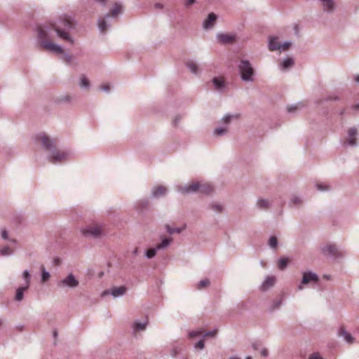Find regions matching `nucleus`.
<instances>
[{
	"mask_svg": "<svg viewBox=\"0 0 359 359\" xmlns=\"http://www.w3.org/2000/svg\"><path fill=\"white\" fill-rule=\"evenodd\" d=\"M201 334H202V332L201 331H191L189 333V337L190 338H194V337L201 335Z\"/></svg>",
	"mask_w": 359,
	"mask_h": 359,
	"instance_id": "nucleus-51",
	"label": "nucleus"
},
{
	"mask_svg": "<svg viewBox=\"0 0 359 359\" xmlns=\"http://www.w3.org/2000/svg\"><path fill=\"white\" fill-rule=\"evenodd\" d=\"M57 285L62 288H75L79 286V281L72 273H69L65 278L58 281Z\"/></svg>",
	"mask_w": 359,
	"mask_h": 359,
	"instance_id": "nucleus-7",
	"label": "nucleus"
},
{
	"mask_svg": "<svg viewBox=\"0 0 359 359\" xmlns=\"http://www.w3.org/2000/svg\"><path fill=\"white\" fill-rule=\"evenodd\" d=\"M29 287H27V286H22V287H19L17 290H16V293H15V299L17 301V302H20L23 299V297H24V292L26 291L27 290H28Z\"/></svg>",
	"mask_w": 359,
	"mask_h": 359,
	"instance_id": "nucleus-24",
	"label": "nucleus"
},
{
	"mask_svg": "<svg viewBox=\"0 0 359 359\" xmlns=\"http://www.w3.org/2000/svg\"><path fill=\"white\" fill-rule=\"evenodd\" d=\"M302 204H303V201L299 196L293 195L290 198V200L289 202L290 206L297 208V207H300Z\"/></svg>",
	"mask_w": 359,
	"mask_h": 359,
	"instance_id": "nucleus-22",
	"label": "nucleus"
},
{
	"mask_svg": "<svg viewBox=\"0 0 359 359\" xmlns=\"http://www.w3.org/2000/svg\"><path fill=\"white\" fill-rule=\"evenodd\" d=\"M261 355L263 356V357H266L268 355V351L266 348H264L262 349L261 351Z\"/></svg>",
	"mask_w": 359,
	"mask_h": 359,
	"instance_id": "nucleus-56",
	"label": "nucleus"
},
{
	"mask_svg": "<svg viewBox=\"0 0 359 359\" xmlns=\"http://www.w3.org/2000/svg\"><path fill=\"white\" fill-rule=\"evenodd\" d=\"M41 47L53 53L58 54L63 53L62 48L59 45L53 43L52 41H43L42 46H41Z\"/></svg>",
	"mask_w": 359,
	"mask_h": 359,
	"instance_id": "nucleus-12",
	"label": "nucleus"
},
{
	"mask_svg": "<svg viewBox=\"0 0 359 359\" xmlns=\"http://www.w3.org/2000/svg\"><path fill=\"white\" fill-rule=\"evenodd\" d=\"M187 67L193 74L198 73V66L194 61H188L187 62Z\"/></svg>",
	"mask_w": 359,
	"mask_h": 359,
	"instance_id": "nucleus-33",
	"label": "nucleus"
},
{
	"mask_svg": "<svg viewBox=\"0 0 359 359\" xmlns=\"http://www.w3.org/2000/svg\"><path fill=\"white\" fill-rule=\"evenodd\" d=\"M167 189L163 186L155 187L152 189L151 196L153 198H159L166 194Z\"/></svg>",
	"mask_w": 359,
	"mask_h": 359,
	"instance_id": "nucleus-19",
	"label": "nucleus"
},
{
	"mask_svg": "<svg viewBox=\"0 0 359 359\" xmlns=\"http://www.w3.org/2000/svg\"><path fill=\"white\" fill-rule=\"evenodd\" d=\"M339 99V97L337 95H329L324 100H320L318 103H320L323 101H336Z\"/></svg>",
	"mask_w": 359,
	"mask_h": 359,
	"instance_id": "nucleus-47",
	"label": "nucleus"
},
{
	"mask_svg": "<svg viewBox=\"0 0 359 359\" xmlns=\"http://www.w3.org/2000/svg\"><path fill=\"white\" fill-rule=\"evenodd\" d=\"M172 241V238H164L162 239L161 243H158V245H156V249H158V250H164L170 245Z\"/></svg>",
	"mask_w": 359,
	"mask_h": 359,
	"instance_id": "nucleus-25",
	"label": "nucleus"
},
{
	"mask_svg": "<svg viewBox=\"0 0 359 359\" xmlns=\"http://www.w3.org/2000/svg\"><path fill=\"white\" fill-rule=\"evenodd\" d=\"M182 120V116L180 115H176L173 119H172V124L174 127H177L178 126L179 123H180Z\"/></svg>",
	"mask_w": 359,
	"mask_h": 359,
	"instance_id": "nucleus-44",
	"label": "nucleus"
},
{
	"mask_svg": "<svg viewBox=\"0 0 359 359\" xmlns=\"http://www.w3.org/2000/svg\"><path fill=\"white\" fill-rule=\"evenodd\" d=\"M41 281L43 283L44 282H46L47 280H48L49 278H50V273L48 271H47L44 266H41Z\"/></svg>",
	"mask_w": 359,
	"mask_h": 359,
	"instance_id": "nucleus-37",
	"label": "nucleus"
},
{
	"mask_svg": "<svg viewBox=\"0 0 359 359\" xmlns=\"http://www.w3.org/2000/svg\"><path fill=\"white\" fill-rule=\"evenodd\" d=\"M216 333H217V330L209 331V332H205L203 334V337H214L216 335Z\"/></svg>",
	"mask_w": 359,
	"mask_h": 359,
	"instance_id": "nucleus-49",
	"label": "nucleus"
},
{
	"mask_svg": "<svg viewBox=\"0 0 359 359\" xmlns=\"http://www.w3.org/2000/svg\"><path fill=\"white\" fill-rule=\"evenodd\" d=\"M209 285H210L209 280L205 278V279H203V280H201V281H199V283L197 285L196 288L198 290H201V289H202L203 287H205L208 286Z\"/></svg>",
	"mask_w": 359,
	"mask_h": 359,
	"instance_id": "nucleus-40",
	"label": "nucleus"
},
{
	"mask_svg": "<svg viewBox=\"0 0 359 359\" xmlns=\"http://www.w3.org/2000/svg\"><path fill=\"white\" fill-rule=\"evenodd\" d=\"M82 234L87 238H98L102 236L103 231L99 225H89L81 230Z\"/></svg>",
	"mask_w": 359,
	"mask_h": 359,
	"instance_id": "nucleus-5",
	"label": "nucleus"
},
{
	"mask_svg": "<svg viewBox=\"0 0 359 359\" xmlns=\"http://www.w3.org/2000/svg\"><path fill=\"white\" fill-rule=\"evenodd\" d=\"M288 264V259L282 257L278 261V267L280 270H284Z\"/></svg>",
	"mask_w": 359,
	"mask_h": 359,
	"instance_id": "nucleus-31",
	"label": "nucleus"
},
{
	"mask_svg": "<svg viewBox=\"0 0 359 359\" xmlns=\"http://www.w3.org/2000/svg\"><path fill=\"white\" fill-rule=\"evenodd\" d=\"M165 228H166L167 231L170 234H173L175 233H180L182 231V229H180V228H172L169 225H166Z\"/></svg>",
	"mask_w": 359,
	"mask_h": 359,
	"instance_id": "nucleus-41",
	"label": "nucleus"
},
{
	"mask_svg": "<svg viewBox=\"0 0 359 359\" xmlns=\"http://www.w3.org/2000/svg\"><path fill=\"white\" fill-rule=\"evenodd\" d=\"M280 304H281V301L280 300L275 302L273 303V304L272 310H274V309H276L279 308Z\"/></svg>",
	"mask_w": 359,
	"mask_h": 359,
	"instance_id": "nucleus-53",
	"label": "nucleus"
},
{
	"mask_svg": "<svg viewBox=\"0 0 359 359\" xmlns=\"http://www.w3.org/2000/svg\"><path fill=\"white\" fill-rule=\"evenodd\" d=\"M126 292V288L123 286H121L118 287H114L111 291L105 290L102 292V296H105L107 294H111L114 297H118L123 295Z\"/></svg>",
	"mask_w": 359,
	"mask_h": 359,
	"instance_id": "nucleus-14",
	"label": "nucleus"
},
{
	"mask_svg": "<svg viewBox=\"0 0 359 359\" xmlns=\"http://www.w3.org/2000/svg\"><path fill=\"white\" fill-rule=\"evenodd\" d=\"M259 345L258 344H252V348L255 349V350H257L259 348Z\"/></svg>",
	"mask_w": 359,
	"mask_h": 359,
	"instance_id": "nucleus-60",
	"label": "nucleus"
},
{
	"mask_svg": "<svg viewBox=\"0 0 359 359\" xmlns=\"http://www.w3.org/2000/svg\"><path fill=\"white\" fill-rule=\"evenodd\" d=\"M212 83L217 90H222L224 88V82L222 79L217 77L213 78Z\"/></svg>",
	"mask_w": 359,
	"mask_h": 359,
	"instance_id": "nucleus-26",
	"label": "nucleus"
},
{
	"mask_svg": "<svg viewBox=\"0 0 359 359\" xmlns=\"http://www.w3.org/2000/svg\"><path fill=\"white\" fill-rule=\"evenodd\" d=\"M217 19V15L214 13H210L208 14L207 18L203 22V27L204 29H212Z\"/></svg>",
	"mask_w": 359,
	"mask_h": 359,
	"instance_id": "nucleus-13",
	"label": "nucleus"
},
{
	"mask_svg": "<svg viewBox=\"0 0 359 359\" xmlns=\"http://www.w3.org/2000/svg\"><path fill=\"white\" fill-rule=\"evenodd\" d=\"M338 334L339 337H343L344 340L348 344H353L355 341V339L352 337V335L348 333L343 327L339 329Z\"/></svg>",
	"mask_w": 359,
	"mask_h": 359,
	"instance_id": "nucleus-18",
	"label": "nucleus"
},
{
	"mask_svg": "<svg viewBox=\"0 0 359 359\" xmlns=\"http://www.w3.org/2000/svg\"><path fill=\"white\" fill-rule=\"evenodd\" d=\"M218 42L221 44H231L236 41V36L224 33H218L216 36Z\"/></svg>",
	"mask_w": 359,
	"mask_h": 359,
	"instance_id": "nucleus-11",
	"label": "nucleus"
},
{
	"mask_svg": "<svg viewBox=\"0 0 359 359\" xmlns=\"http://www.w3.org/2000/svg\"><path fill=\"white\" fill-rule=\"evenodd\" d=\"M256 207L261 210H266L271 206V203L265 198H258L256 204Z\"/></svg>",
	"mask_w": 359,
	"mask_h": 359,
	"instance_id": "nucleus-17",
	"label": "nucleus"
},
{
	"mask_svg": "<svg viewBox=\"0 0 359 359\" xmlns=\"http://www.w3.org/2000/svg\"><path fill=\"white\" fill-rule=\"evenodd\" d=\"M22 278L25 280V285L23 286H27V287H29L30 285V280H31V275L28 270H25L22 273Z\"/></svg>",
	"mask_w": 359,
	"mask_h": 359,
	"instance_id": "nucleus-30",
	"label": "nucleus"
},
{
	"mask_svg": "<svg viewBox=\"0 0 359 359\" xmlns=\"http://www.w3.org/2000/svg\"><path fill=\"white\" fill-rule=\"evenodd\" d=\"M148 203H149V201L147 200H146V201H144L142 202V205L147 206L148 205Z\"/></svg>",
	"mask_w": 359,
	"mask_h": 359,
	"instance_id": "nucleus-62",
	"label": "nucleus"
},
{
	"mask_svg": "<svg viewBox=\"0 0 359 359\" xmlns=\"http://www.w3.org/2000/svg\"><path fill=\"white\" fill-rule=\"evenodd\" d=\"M69 153L65 151L54 149L50 154H48V161L53 164H58L66 161L69 157Z\"/></svg>",
	"mask_w": 359,
	"mask_h": 359,
	"instance_id": "nucleus-6",
	"label": "nucleus"
},
{
	"mask_svg": "<svg viewBox=\"0 0 359 359\" xmlns=\"http://www.w3.org/2000/svg\"><path fill=\"white\" fill-rule=\"evenodd\" d=\"M291 45H292V43L290 41H286V42H284L283 43H280L279 51L282 52V51L287 50L291 46Z\"/></svg>",
	"mask_w": 359,
	"mask_h": 359,
	"instance_id": "nucleus-42",
	"label": "nucleus"
},
{
	"mask_svg": "<svg viewBox=\"0 0 359 359\" xmlns=\"http://www.w3.org/2000/svg\"><path fill=\"white\" fill-rule=\"evenodd\" d=\"M154 8L158 10H162L163 8V5L161 3H156L154 4Z\"/></svg>",
	"mask_w": 359,
	"mask_h": 359,
	"instance_id": "nucleus-54",
	"label": "nucleus"
},
{
	"mask_svg": "<svg viewBox=\"0 0 359 359\" xmlns=\"http://www.w3.org/2000/svg\"><path fill=\"white\" fill-rule=\"evenodd\" d=\"M353 109H359V104H354L352 106Z\"/></svg>",
	"mask_w": 359,
	"mask_h": 359,
	"instance_id": "nucleus-63",
	"label": "nucleus"
},
{
	"mask_svg": "<svg viewBox=\"0 0 359 359\" xmlns=\"http://www.w3.org/2000/svg\"><path fill=\"white\" fill-rule=\"evenodd\" d=\"M107 26L108 25L104 19H100L98 20V28L101 32L104 33Z\"/></svg>",
	"mask_w": 359,
	"mask_h": 359,
	"instance_id": "nucleus-36",
	"label": "nucleus"
},
{
	"mask_svg": "<svg viewBox=\"0 0 359 359\" xmlns=\"http://www.w3.org/2000/svg\"><path fill=\"white\" fill-rule=\"evenodd\" d=\"M196 0H187L186 2L184 3L185 6H189L191 5H192L194 3H195Z\"/></svg>",
	"mask_w": 359,
	"mask_h": 359,
	"instance_id": "nucleus-57",
	"label": "nucleus"
},
{
	"mask_svg": "<svg viewBox=\"0 0 359 359\" xmlns=\"http://www.w3.org/2000/svg\"><path fill=\"white\" fill-rule=\"evenodd\" d=\"M280 43L277 36H271L269 37L268 48L270 51L279 50Z\"/></svg>",
	"mask_w": 359,
	"mask_h": 359,
	"instance_id": "nucleus-16",
	"label": "nucleus"
},
{
	"mask_svg": "<svg viewBox=\"0 0 359 359\" xmlns=\"http://www.w3.org/2000/svg\"><path fill=\"white\" fill-rule=\"evenodd\" d=\"M138 254H139V248L137 247H136L133 251V255L135 256H137Z\"/></svg>",
	"mask_w": 359,
	"mask_h": 359,
	"instance_id": "nucleus-58",
	"label": "nucleus"
},
{
	"mask_svg": "<svg viewBox=\"0 0 359 359\" xmlns=\"http://www.w3.org/2000/svg\"><path fill=\"white\" fill-rule=\"evenodd\" d=\"M309 359H323L318 354L313 353L312 354Z\"/></svg>",
	"mask_w": 359,
	"mask_h": 359,
	"instance_id": "nucleus-55",
	"label": "nucleus"
},
{
	"mask_svg": "<svg viewBox=\"0 0 359 359\" xmlns=\"http://www.w3.org/2000/svg\"><path fill=\"white\" fill-rule=\"evenodd\" d=\"M100 89L106 93H109L110 90V86L109 84H103L100 86Z\"/></svg>",
	"mask_w": 359,
	"mask_h": 359,
	"instance_id": "nucleus-52",
	"label": "nucleus"
},
{
	"mask_svg": "<svg viewBox=\"0 0 359 359\" xmlns=\"http://www.w3.org/2000/svg\"><path fill=\"white\" fill-rule=\"evenodd\" d=\"M148 324V320H146L144 322H140L138 320H136L134 322L133 328L134 332H140V331H144L146 330L147 325Z\"/></svg>",
	"mask_w": 359,
	"mask_h": 359,
	"instance_id": "nucleus-21",
	"label": "nucleus"
},
{
	"mask_svg": "<svg viewBox=\"0 0 359 359\" xmlns=\"http://www.w3.org/2000/svg\"><path fill=\"white\" fill-rule=\"evenodd\" d=\"M316 187L317 188L318 190H319L320 191L329 190V187L325 184H317L316 185Z\"/></svg>",
	"mask_w": 359,
	"mask_h": 359,
	"instance_id": "nucleus-46",
	"label": "nucleus"
},
{
	"mask_svg": "<svg viewBox=\"0 0 359 359\" xmlns=\"http://www.w3.org/2000/svg\"><path fill=\"white\" fill-rule=\"evenodd\" d=\"M74 28V25L69 19L65 18L57 23L53 24L50 27H39L38 29V41L40 46L43 41H52L54 34L60 39L74 44V40L71 36L69 32Z\"/></svg>",
	"mask_w": 359,
	"mask_h": 359,
	"instance_id": "nucleus-1",
	"label": "nucleus"
},
{
	"mask_svg": "<svg viewBox=\"0 0 359 359\" xmlns=\"http://www.w3.org/2000/svg\"><path fill=\"white\" fill-rule=\"evenodd\" d=\"M158 250V249H156V246L154 248H149V250L145 251V257L147 259H151L156 256Z\"/></svg>",
	"mask_w": 359,
	"mask_h": 359,
	"instance_id": "nucleus-29",
	"label": "nucleus"
},
{
	"mask_svg": "<svg viewBox=\"0 0 359 359\" xmlns=\"http://www.w3.org/2000/svg\"><path fill=\"white\" fill-rule=\"evenodd\" d=\"M322 253L332 258H339L343 256L341 252H340L337 245L333 244H328L321 248Z\"/></svg>",
	"mask_w": 359,
	"mask_h": 359,
	"instance_id": "nucleus-8",
	"label": "nucleus"
},
{
	"mask_svg": "<svg viewBox=\"0 0 359 359\" xmlns=\"http://www.w3.org/2000/svg\"><path fill=\"white\" fill-rule=\"evenodd\" d=\"M238 68L243 81L253 82L255 81V71L249 60H241Z\"/></svg>",
	"mask_w": 359,
	"mask_h": 359,
	"instance_id": "nucleus-3",
	"label": "nucleus"
},
{
	"mask_svg": "<svg viewBox=\"0 0 359 359\" xmlns=\"http://www.w3.org/2000/svg\"><path fill=\"white\" fill-rule=\"evenodd\" d=\"M62 59L65 61L67 63H70L72 59V56L68 53H62Z\"/></svg>",
	"mask_w": 359,
	"mask_h": 359,
	"instance_id": "nucleus-45",
	"label": "nucleus"
},
{
	"mask_svg": "<svg viewBox=\"0 0 359 359\" xmlns=\"http://www.w3.org/2000/svg\"><path fill=\"white\" fill-rule=\"evenodd\" d=\"M177 190L182 194H190L194 193H202L209 194L212 192V188L206 184H201L198 182H192L190 184L179 186Z\"/></svg>",
	"mask_w": 359,
	"mask_h": 359,
	"instance_id": "nucleus-2",
	"label": "nucleus"
},
{
	"mask_svg": "<svg viewBox=\"0 0 359 359\" xmlns=\"http://www.w3.org/2000/svg\"><path fill=\"white\" fill-rule=\"evenodd\" d=\"M319 280L316 273L312 271H307L303 273V277L301 283L298 285L297 289L302 290L303 289L302 285L309 284L311 282H318Z\"/></svg>",
	"mask_w": 359,
	"mask_h": 359,
	"instance_id": "nucleus-10",
	"label": "nucleus"
},
{
	"mask_svg": "<svg viewBox=\"0 0 359 359\" xmlns=\"http://www.w3.org/2000/svg\"><path fill=\"white\" fill-rule=\"evenodd\" d=\"M358 134L357 129L355 127L350 128L347 131V137L343 142L344 147H355L358 146L356 136Z\"/></svg>",
	"mask_w": 359,
	"mask_h": 359,
	"instance_id": "nucleus-9",
	"label": "nucleus"
},
{
	"mask_svg": "<svg viewBox=\"0 0 359 359\" xmlns=\"http://www.w3.org/2000/svg\"><path fill=\"white\" fill-rule=\"evenodd\" d=\"M235 118H238V114H235V115H232V114H226L225 115L221 120V122L224 123V124H226L228 125L231 121V120Z\"/></svg>",
	"mask_w": 359,
	"mask_h": 359,
	"instance_id": "nucleus-32",
	"label": "nucleus"
},
{
	"mask_svg": "<svg viewBox=\"0 0 359 359\" xmlns=\"http://www.w3.org/2000/svg\"><path fill=\"white\" fill-rule=\"evenodd\" d=\"M227 132L226 127L216 128L214 130V134L218 136L224 135Z\"/></svg>",
	"mask_w": 359,
	"mask_h": 359,
	"instance_id": "nucleus-39",
	"label": "nucleus"
},
{
	"mask_svg": "<svg viewBox=\"0 0 359 359\" xmlns=\"http://www.w3.org/2000/svg\"><path fill=\"white\" fill-rule=\"evenodd\" d=\"M268 244H269V245L270 246L271 248L276 249L277 246H278V239H277V238L276 236H271L269 238Z\"/></svg>",
	"mask_w": 359,
	"mask_h": 359,
	"instance_id": "nucleus-38",
	"label": "nucleus"
},
{
	"mask_svg": "<svg viewBox=\"0 0 359 359\" xmlns=\"http://www.w3.org/2000/svg\"><path fill=\"white\" fill-rule=\"evenodd\" d=\"M62 100L64 101V102H69L71 100V97L69 96V95H67V96L64 97L62 99Z\"/></svg>",
	"mask_w": 359,
	"mask_h": 359,
	"instance_id": "nucleus-59",
	"label": "nucleus"
},
{
	"mask_svg": "<svg viewBox=\"0 0 359 359\" xmlns=\"http://www.w3.org/2000/svg\"><path fill=\"white\" fill-rule=\"evenodd\" d=\"M323 11L331 13L335 10V2L334 0H320Z\"/></svg>",
	"mask_w": 359,
	"mask_h": 359,
	"instance_id": "nucleus-15",
	"label": "nucleus"
},
{
	"mask_svg": "<svg viewBox=\"0 0 359 359\" xmlns=\"http://www.w3.org/2000/svg\"><path fill=\"white\" fill-rule=\"evenodd\" d=\"M194 347L196 348H199V349H203L204 347H205V343H204V341L201 339L199 340L195 345H194Z\"/></svg>",
	"mask_w": 359,
	"mask_h": 359,
	"instance_id": "nucleus-48",
	"label": "nucleus"
},
{
	"mask_svg": "<svg viewBox=\"0 0 359 359\" xmlns=\"http://www.w3.org/2000/svg\"><path fill=\"white\" fill-rule=\"evenodd\" d=\"M122 6L118 4H115L111 10V16L116 18L121 11ZM110 16L109 14L105 15V18H108Z\"/></svg>",
	"mask_w": 359,
	"mask_h": 359,
	"instance_id": "nucleus-23",
	"label": "nucleus"
},
{
	"mask_svg": "<svg viewBox=\"0 0 359 359\" xmlns=\"http://www.w3.org/2000/svg\"><path fill=\"white\" fill-rule=\"evenodd\" d=\"M209 208L217 213L222 212L224 210L223 206L218 203H212L209 205Z\"/></svg>",
	"mask_w": 359,
	"mask_h": 359,
	"instance_id": "nucleus-35",
	"label": "nucleus"
},
{
	"mask_svg": "<svg viewBox=\"0 0 359 359\" xmlns=\"http://www.w3.org/2000/svg\"><path fill=\"white\" fill-rule=\"evenodd\" d=\"M294 64V61L291 57L285 58L283 60L281 63V68L283 69H287L291 67H292Z\"/></svg>",
	"mask_w": 359,
	"mask_h": 359,
	"instance_id": "nucleus-28",
	"label": "nucleus"
},
{
	"mask_svg": "<svg viewBox=\"0 0 359 359\" xmlns=\"http://www.w3.org/2000/svg\"><path fill=\"white\" fill-rule=\"evenodd\" d=\"M276 283V278L274 276H267L261 285V290L266 291L273 287Z\"/></svg>",
	"mask_w": 359,
	"mask_h": 359,
	"instance_id": "nucleus-20",
	"label": "nucleus"
},
{
	"mask_svg": "<svg viewBox=\"0 0 359 359\" xmlns=\"http://www.w3.org/2000/svg\"><path fill=\"white\" fill-rule=\"evenodd\" d=\"M15 250L9 246H4L1 249H0V255L1 256H10L13 254Z\"/></svg>",
	"mask_w": 359,
	"mask_h": 359,
	"instance_id": "nucleus-27",
	"label": "nucleus"
},
{
	"mask_svg": "<svg viewBox=\"0 0 359 359\" xmlns=\"http://www.w3.org/2000/svg\"><path fill=\"white\" fill-rule=\"evenodd\" d=\"M298 109V105H290L287 106V111L290 113H294Z\"/></svg>",
	"mask_w": 359,
	"mask_h": 359,
	"instance_id": "nucleus-50",
	"label": "nucleus"
},
{
	"mask_svg": "<svg viewBox=\"0 0 359 359\" xmlns=\"http://www.w3.org/2000/svg\"><path fill=\"white\" fill-rule=\"evenodd\" d=\"M229 359H241L240 358L236 357V356H231Z\"/></svg>",
	"mask_w": 359,
	"mask_h": 359,
	"instance_id": "nucleus-64",
	"label": "nucleus"
},
{
	"mask_svg": "<svg viewBox=\"0 0 359 359\" xmlns=\"http://www.w3.org/2000/svg\"><path fill=\"white\" fill-rule=\"evenodd\" d=\"M354 81L359 83V74L354 76Z\"/></svg>",
	"mask_w": 359,
	"mask_h": 359,
	"instance_id": "nucleus-61",
	"label": "nucleus"
},
{
	"mask_svg": "<svg viewBox=\"0 0 359 359\" xmlns=\"http://www.w3.org/2000/svg\"><path fill=\"white\" fill-rule=\"evenodd\" d=\"M1 237L3 239L8 240V235L6 230H5V229L2 230L1 232ZM9 241L14 244H15L17 242L15 239H9Z\"/></svg>",
	"mask_w": 359,
	"mask_h": 359,
	"instance_id": "nucleus-43",
	"label": "nucleus"
},
{
	"mask_svg": "<svg viewBox=\"0 0 359 359\" xmlns=\"http://www.w3.org/2000/svg\"><path fill=\"white\" fill-rule=\"evenodd\" d=\"M36 139L40 141L43 149L48 154H50L56 149L55 140L50 138L44 133L38 135Z\"/></svg>",
	"mask_w": 359,
	"mask_h": 359,
	"instance_id": "nucleus-4",
	"label": "nucleus"
},
{
	"mask_svg": "<svg viewBox=\"0 0 359 359\" xmlns=\"http://www.w3.org/2000/svg\"><path fill=\"white\" fill-rule=\"evenodd\" d=\"M79 86L81 88H88L90 86L88 79L86 76H82L80 79Z\"/></svg>",
	"mask_w": 359,
	"mask_h": 359,
	"instance_id": "nucleus-34",
	"label": "nucleus"
}]
</instances>
